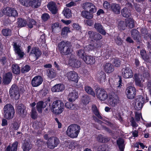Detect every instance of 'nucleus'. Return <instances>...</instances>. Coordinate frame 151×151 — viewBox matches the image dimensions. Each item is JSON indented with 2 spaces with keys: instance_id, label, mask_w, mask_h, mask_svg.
<instances>
[{
  "instance_id": "1",
  "label": "nucleus",
  "mask_w": 151,
  "mask_h": 151,
  "mask_svg": "<svg viewBox=\"0 0 151 151\" xmlns=\"http://www.w3.org/2000/svg\"><path fill=\"white\" fill-rule=\"evenodd\" d=\"M58 47L60 53L63 55H69L72 51L71 44L68 41L61 42L58 44Z\"/></svg>"
},
{
  "instance_id": "2",
  "label": "nucleus",
  "mask_w": 151,
  "mask_h": 151,
  "mask_svg": "<svg viewBox=\"0 0 151 151\" xmlns=\"http://www.w3.org/2000/svg\"><path fill=\"white\" fill-rule=\"evenodd\" d=\"M64 103L60 100L54 101L52 104L50 109L52 112L55 114H59L62 112L64 110Z\"/></svg>"
},
{
  "instance_id": "3",
  "label": "nucleus",
  "mask_w": 151,
  "mask_h": 151,
  "mask_svg": "<svg viewBox=\"0 0 151 151\" xmlns=\"http://www.w3.org/2000/svg\"><path fill=\"white\" fill-rule=\"evenodd\" d=\"M80 129L79 126L76 124H72L68 127L66 134L70 138H76L80 132Z\"/></svg>"
},
{
  "instance_id": "4",
  "label": "nucleus",
  "mask_w": 151,
  "mask_h": 151,
  "mask_svg": "<svg viewBox=\"0 0 151 151\" xmlns=\"http://www.w3.org/2000/svg\"><path fill=\"white\" fill-rule=\"evenodd\" d=\"M3 114L6 119L9 120L13 118L15 114V110L13 106L9 104L5 105L3 108Z\"/></svg>"
},
{
  "instance_id": "5",
  "label": "nucleus",
  "mask_w": 151,
  "mask_h": 151,
  "mask_svg": "<svg viewBox=\"0 0 151 151\" xmlns=\"http://www.w3.org/2000/svg\"><path fill=\"white\" fill-rule=\"evenodd\" d=\"M3 15H5L9 17H16L17 16L18 13L14 9L7 7L0 11V17L2 16Z\"/></svg>"
},
{
  "instance_id": "6",
  "label": "nucleus",
  "mask_w": 151,
  "mask_h": 151,
  "mask_svg": "<svg viewBox=\"0 0 151 151\" xmlns=\"http://www.w3.org/2000/svg\"><path fill=\"white\" fill-rule=\"evenodd\" d=\"M9 93L11 97L13 99L17 100L19 98L20 94L19 92V89L15 84L12 85L10 89Z\"/></svg>"
},
{
  "instance_id": "7",
  "label": "nucleus",
  "mask_w": 151,
  "mask_h": 151,
  "mask_svg": "<svg viewBox=\"0 0 151 151\" xmlns=\"http://www.w3.org/2000/svg\"><path fill=\"white\" fill-rule=\"evenodd\" d=\"M96 93L97 98L101 101H104L108 98V95L105 90L102 88H97Z\"/></svg>"
},
{
  "instance_id": "8",
  "label": "nucleus",
  "mask_w": 151,
  "mask_h": 151,
  "mask_svg": "<svg viewBox=\"0 0 151 151\" xmlns=\"http://www.w3.org/2000/svg\"><path fill=\"white\" fill-rule=\"evenodd\" d=\"M108 97L109 104L112 107H115L119 102V97L114 93L112 94H109Z\"/></svg>"
},
{
  "instance_id": "9",
  "label": "nucleus",
  "mask_w": 151,
  "mask_h": 151,
  "mask_svg": "<svg viewBox=\"0 0 151 151\" xmlns=\"http://www.w3.org/2000/svg\"><path fill=\"white\" fill-rule=\"evenodd\" d=\"M65 77L70 81L77 83L79 78L77 73L74 71H70L67 72L64 75Z\"/></svg>"
},
{
  "instance_id": "10",
  "label": "nucleus",
  "mask_w": 151,
  "mask_h": 151,
  "mask_svg": "<svg viewBox=\"0 0 151 151\" xmlns=\"http://www.w3.org/2000/svg\"><path fill=\"white\" fill-rule=\"evenodd\" d=\"M59 143V140L56 137H51L49 138L47 142L48 147L53 149L57 147Z\"/></svg>"
},
{
  "instance_id": "11",
  "label": "nucleus",
  "mask_w": 151,
  "mask_h": 151,
  "mask_svg": "<svg viewBox=\"0 0 151 151\" xmlns=\"http://www.w3.org/2000/svg\"><path fill=\"white\" fill-rule=\"evenodd\" d=\"M82 8L85 10L90 11L91 13H95L96 11V9L94 5L91 2L83 3L82 5Z\"/></svg>"
},
{
  "instance_id": "12",
  "label": "nucleus",
  "mask_w": 151,
  "mask_h": 151,
  "mask_svg": "<svg viewBox=\"0 0 151 151\" xmlns=\"http://www.w3.org/2000/svg\"><path fill=\"white\" fill-rule=\"evenodd\" d=\"M132 4L128 3L126 4V7L121 10V14L123 16L125 17H128L131 15V10L132 9Z\"/></svg>"
},
{
  "instance_id": "13",
  "label": "nucleus",
  "mask_w": 151,
  "mask_h": 151,
  "mask_svg": "<svg viewBox=\"0 0 151 151\" xmlns=\"http://www.w3.org/2000/svg\"><path fill=\"white\" fill-rule=\"evenodd\" d=\"M13 46L16 54L18 55L20 58H22L25 54L20 46L17 42H14Z\"/></svg>"
},
{
  "instance_id": "14",
  "label": "nucleus",
  "mask_w": 151,
  "mask_h": 151,
  "mask_svg": "<svg viewBox=\"0 0 151 151\" xmlns=\"http://www.w3.org/2000/svg\"><path fill=\"white\" fill-rule=\"evenodd\" d=\"M122 75L125 78H131L133 76L132 70L129 67H126L122 69Z\"/></svg>"
},
{
  "instance_id": "15",
  "label": "nucleus",
  "mask_w": 151,
  "mask_h": 151,
  "mask_svg": "<svg viewBox=\"0 0 151 151\" xmlns=\"http://www.w3.org/2000/svg\"><path fill=\"white\" fill-rule=\"evenodd\" d=\"M88 35L89 36V40L91 41L99 40L102 38L100 34L91 31H88Z\"/></svg>"
},
{
  "instance_id": "16",
  "label": "nucleus",
  "mask_w": 151,
  "mask_h": 151,
  "mask_svg": "<svg viewBox=\"0 0 151 151\" xmlns=\"http://www.w3.org/2000/svg\"><path fill=\"white\" fill-rule=\"evenodd\" d=\"M126 94L128 99H133L136 95L135 88L132 86H128L126 90Z\"/></svg>"
},
{
  "instance_id": "17",
  "label": "nucleus",
  "mask_w": 151,
  "mask_h": 151,
  "mask_svg": "<svg viewBox=\"0 0 151 151\" xmlns=\"http://www.w3.org/2000/svg\"><path fill=\"white\" fill-rule=\"evenodd\" d=\"M43 79L41 76H36L32 78L31 81V84L33 87H37L39 86L42 83Z\"/></svg>"
},
{
  "instance_id": "18",
  "label": "nucleus",
  "mask_w": 151,
  "mask_h": 151,
  "mask_svg": "<svg viewBox=\"0 0 151 151\" xmlns=\"http://www.w3.org/2000/svg\"><path fill=\"white\" fill-rule=\"evenodd\" d=\"M122 79L121 77H119V79L118 81V83L116 84L115 83L112 79L111 78H109V85L110 87L114 89L116 88L118 91L120 90L122 85H121V83L122 82Z\"/></svg>"
},
{
  "instance_id": "19",
  "label": "nucleus",
  "mask_w": 151,
  "mask_h": 151,
  "mask_svg": "<svg viewBox=\"0 0 151 151\" xmlns=\"http://www.w3.org/2000/svg\"><path fill=\"white\" fill-rule=\"evenodd\" d=\"M69 64L71 66L78 68L80 66L81 63L80 61L77 60L73 56H71L69 61Z\"/></svg>"
},
{
  "instance_id": "20",
  "label": "nucleus",
  "mask_w": 151,
  "mask_h": 151,
  "mask_svg": "<svg viewBox=\"0 0 151 151\" xmlns=\"http://www.w3.org/2000/svg\"><path fill=\"white\" fill-rule=\"evenodd\" d=\"M136 84L138 86H141L142 82L144 81V77L141 75H137L136 74L134 75Z\"/></svg>"
},
{
  "instance_id": "21",
  "label": "nucleus",
  "mask_w": 151,
  "mask_h": 151,
  "mask_svg": "<svg viewBox=\"0 0 151 151\" xmlns=\"http://www.w3.org/2000/svg\"><path fill=\"white\" fill-rule=\"evenodd\" d=\"M41 52L36 47H34L32 48L31 52L30 53L29 56L35 57V60H36L41 55Z\"/></svg>"
},
{
  "instance_id": "22",
  "label": "nucleus",
  "mask_w": 151,
  "mask_h": 151,
  "mask_svg": "<svg viewBox=\"0 0 151 151\" xmlns=\"http://www.w3.org/2000/svg\"><path fill=\"white\" fill-rule=\"evenodd\" d=\"M78 97V92L75 90L70 93L68 95V99L69 101L71 102L74 101Z\"/></svg>"
},
{
  "instance_id": "23",
  "label": "nucleus",
  "mask_w": 151,
  "mask_h": 151,
  "mask_svg": "<svg viewBox=\"0 0 151 151\" xmlns=\"http://www.w3.org/2000/svg\"><path fill=\"white\" fill-rule=\"evenodd\" d=\"M111 11L115 14H119L120 12L121 7L118 4L112 3L111 6Z\"/></svg>"
},
{
  "instance_id": "24",
  "label": "nucleus",
  "mask_w": 151,
  "mask_h": 151,
  "mask_svg": "<svg viewBox=\"0 0 151 151\" xmlns=\"http://www.w3.org/2000/svg\"><path fill=\"white\" fill-rule=\"evenodd\" d=\"M94 28L97 31L102 35H105L106 33L105 30L103 29L101 24L99 23H95L94 24Z\"/></svg>"
},
{
  "instance_id": "25",
  "label": "nucleus",
  "mask_w": 151,
  "mask_h": 151,
  "mask_svg": "<svg viewBox=\"0 0 151 151\" xmlns=\"http://www.w3.org/2000/svg\"><path fill=\"white\" fill-rule=\"evenodd\" d=\"M64 89V86L63 84H58L53 86L51 90L53 92H59L63 91Z\"/></svg>"
},
{
  "instance_id": "26",
  "label": "nucleus",
  "mask_w": 151,
  "mask_h": 151,
  "mask_svg": "<svg viewBox=\"0 0 151 151\" xmlns=\"http://www.w3.org/2000/svg\"><path fill=\"white\" fill-rule=\"evenodd\" d=\"M83 60L86 63L88 64H93L95 62V58L90 55H86L83 57Z\"/></svg>"
},
{
  "instance_id": "27",
  "label": "nucleus",
  "mask_w": 151,
  "mask_h": 151,
  "mask_svg": "<svg viewBox=\"0 0 151 151\" xmlns=\"http://www.w3.org/2000/svg\"><path fill=\"white\" fill-rule=\"evenodd\" d=\"M47 7L52 12L53 14H55L57 12V8L55 3L53 2H49Z\"/></svg>"
},
{
  "instance_id": "28",
  "label": "nucleus",
  "mask_w": 151,
  "mask_h": 151,
  "mask_svg": "<svg viewBox=\"0 0 151 151\" xmlns=\"http://www.w3.org/2000/svg\"><path fill=\"white\" fill-rule=\"evenodd\" d=\"M96 77L98 81L101 82H105L106 81V74L103 71H101L98 73Z\"/></svg>"
},
{
  "instance_id": "29",
  "label": "nucleus",
  "mask_w": 151,
  "mask_h": 151,
  "mask_svg": "<svg viewBox=\"0 0 151 151\" xmlns=\"http://www.w3.org/2000/svg\"><path fill=\"white\" fill-rule=\"evenodd\" d=\"M47 105V104L42 101L39 102L37 104V109L38 111L40 113H41L42 109L45 108Z\"/></svg>"
},
{
  "instance_id": "30",
  "label": "nucleus",
  "mask_w": 151,
  "mask_h": 151,
  "mask_svg": "<svg viewBox=\"0 0 151 151\" xmlns=\"http://www.w3.org/2000/svg\"><path fill=\"white\" fill-rule=\"evenodd\" d=\"M12 74L10 72L6 73L4 77L3 82L6 84L10 83L12 79Z\"/></svg>"
},
{
  "instance_id": "31",
  "label": "nucleus",
  "mask_w": 151,
  "mask_h": 151,
  "mask_svg": "<svg viewBox=\"0 0 151 151\" xmlns=\"http://www.w3.org/2000/svg\"><path fill=\"white\" fill-rule=\"evenodd\" d=\"M93 13H91L90 11L85 10L82 12L81 14L83 17L87 19H91L93 17Z\"/></svg>"
},
{
  "instance_id": "32",
  "label": "nucleus",
  "mask_w": 151,
  "mask_h": 151,
  "mask_svg": "<svg viewBox=\"0 0 151 151\" xmlns=\"http://www.w3.org/2000/svg\"><path fill=\"white\" fill-rule=\"evenodd\" d=\"M105 71L109 73H110L113 71L114 69L113 65L110 63H106L104 66Z\"/></svg>"
},
{
  "instance_id": "33",
  "label": "nucleus",
  "mask_w": 151,
  "mask_h": 151,
  "mask_svg": "<svg viewBox=\"0 0 151 151\" xmlns=\"http://www.w3.org/2000/svg\"><path fill=\"white\" fill-rule=\"evenodd\" d=\"M32 145L29 142L25 141L23 144L22 148L23 151H29L32 148Z\"/></svg>"
},
{
  "instance_id": "34",
  "label": "nucleus",
  "mask_w": 151,
  "mask_h": 151,
  "mask_svg": "<svg viewBox=\"0 0 151 151\" xmlns=\"http://www.w3.org/2000/svg\"><path fill=\"white\" fill-rule=\"evenodd\" d=\"M125 23L127 27L132 28L134 26V21L131 18L126 19H125Z\"/></svg>"
},
{
  "instance_id": "35",
  "label": "nucleus",
  "mask_w": 151,
  "mask_h": 151,
  "mask_svg": "<svg viewBox=\"0 0 151 151\" xmlns=\"http://www.w3.org/2000/svg\"><path fill=\"white\" fill-rule=\"evenodd\" d=\"M132 37L134 40L139 41L140 38V36L138 31L136 29H133L131 32Z\"/></svg>"
},
{
  "instance_id": "36",
  "label": "nucleus",
  "mask_w": 151,
  "mask_h": 151,
  "mask_svg": "<svg viewBox=\"0 0 151 151\" xmlns=\"http://www.w3.org/2000/svg\"><path fill=\"white\" fill-rule=\"evenodd\" d=\"M18 142L17 141L14 142L12 145L11 147L10 145L8 146L7 148L6 151H16L17 148V145Z\"/></svg>"
},
{
  "instance_id": "37",
  "label": "nucleus",
  "mask_w": 151,
  "mask_h": 151,
  "mask_svg": "<svg viewBox=\"0 0 151 151\" xmlns=\"http://www.w3.org/2000/svg\"><path fill=\"white\" fill-rule=\"evenodd\" d=\"M25 109V107L23 104H19L17 107V111L20 115L24 114Z\"/></svg>"
},
{
  "instance_id": "38",
  "label": "nucleus",
  "mask_w": 151,
  "mask_h": 151,
  "mask_svg": "<svg viewBox=\"0 0 151 151\" xmlns=\"http://www.w3.org/2000/svg\"><path fill=\"white\" fill-rule=\"evenodd\" d=\"M92 110L94 114L96 115L99 119H102V117L101 115L99 113V111L96 105H93L92 106Z\"/></svg>"
},
{
  "instance_id": "39",
  "label": "nucleus",
  "mask_w": 151,
  "mask_h": 151,
  "mask_svg": "<svg viewBox=\"0 0 151 151\" xmlns=\"http://www.w3.org/2000/svg\"><path fill=\"white\" fill-rule=\"evenodd\" d=\"M97 139L98 141L101 142H107L110 140V138L106 137H103L101 134H99L97 137Z\"/></svg>"
},
{
  "instance_id": "40",
  "label": "nucleus",
  "mask_w": 151,
  "mask_h": 151,
  "mask_svg": "<svg viewBox=\"0 0 151 151\" xmlns=\"http://www.w3.org/2000/svg\"><path fill=\"white\" fill-rule=\"evenodd\" d=\"M41 1L40 0H34L31 1V6L33 8H37L40 5Z\"/></svg>"
},
{
  "instance_id": "41",
  "label": "nucleus",
  "mask_w": 151,
  "mask_h": 151,
  "mask_svg": "<svg viewBox=\"0 0 151 151\" xmlns=\"http://www.w3.org/2000/svg\"><path fill=\"white\" fill-rule=\"evenodd\" d=\"M63 13L67 18H69L71 17V11L69 9L65 8L63 11Z\"/></svg>"
},
{
  "instance_id": "42",
  "label": "nucleus",
  "mask_w": 151,
  "mask_h": 151,
  "mask_svg": "<svg viewBox=\"0 0 151 151\" xmlns=\"http://www.w3.org/2000/svg\"><path fill=\"white\" fill-rule=\"evenodd\" d=\"M47 76L50 79L55 78L56 76L55 71L53 69L50 70L47 73Z\"/></svg>"
},
{
  "instance_id": "43",
  "label": "nucleus",
  "mask_w": 151,
  "mask_h": 151,
  "mask_svg": "<svg viewBox=\"0 0 151 151\" xmlns=\"http://www.w3.org/2000/svg\"><path fill=\"white\" fill-rule=\"evenodd\" d=\"M84 88L86 92L91 95L95 97V94L91 87L88 86H86Z\"/></svg>"
},
{
  "instance_id": "44",
  "label": "nucleus",
  "mask_w": 151,
  "mask_h": 151,
  "mask_svg": "<svg viewBox=\"0 0 151 151\" xmlns=\"http://www.w3.org/2000/svg\"><path fill=\"white\" fill-rule=\"evenodd\" d=\"M13 72L15 74H18L20 72V68L17 64H13L12 66Z\"/></svg>"
},
{
  "instance_id": "45",
  "label": "nucleus",
  "mask_w": 151,
  "mask_h": 151,
  "mask_svg": "<svg viewBox=\"0 0 151 151\" xmlns=\"http://www.w3.org/2000/svg\"><path fill=\"white\" fill-rule=\"evenodd\" d=\"M65 107L67 109H74L76 107V105L72 103L67 102L65 104Z\"/></svg>"
},
{
  "instance_id": "46",
  "label": "nucleus",
  "mask_w": 151,
  "mask_h": 151,
  "mask_svg": "<svg viewBox=\"0 0 151 151\" xmlns=\"http://www.w3.org/2000/svg\"><path fill=\"white\" fill-rule=\"evenodd\" d=\"M118 27L119 30H124L127 26L125 22L123 21H121L118 23Z\"/></svg>"
},
{
  "instance_id": "47",
  "label": "nucleus",
  "mask_w": 151,
  "mask_h": 151,
  "mask_svg": "<svg viewBox=\"0 0 151 151\" xmlns=\"http://www.w3.org/2000/svg\"><path fill=\"white\" fill-rule=\"evenodd\" d=\"M36 21L32 19H30L29 20L27 23V25L29 28H32L34 26L36 25Z\"/></svg>"
},
{
  "instance_id": "48",
  "label": "nucleus",
  "mask_w": 151,
  "mask_h": 151,
  "mask_svg": "<svg viewBox=\"0 0 151 151\" xmlns=\"http://www.w3.org/2000/svg\"><path fill=\"white\" fill-rule=\"evenodd\" d=\"M1 32L3 35L4 36H10L11 35V31L8 28L2 29Z\"/></svg>"
},
{
  "instance_id": "49",
  "label": "nucleus",
  "mask_w": 151,
  "mask_h": 151,
  "mask_svg": "<svg viewBox=\"0 0 151 151\" xmlns=\"http://www.w3.org/2000/svg\"><path fill=\"white\" fill-rule=\"evenodd\" d=\"M19 2L23 6L27 7L31 6L30 0H19Z\"/></svg>"
},
{
  "instance_id": "50",
  "label": "nucleus",
  "mask_w": 151,
  "mask_h": 151,
  "mask_svg": "<svg viewBox=\"0 0 151 151\" xmlns=\"http://www.w3.org/2000/svg\"><path fill=\"white\" fill-rule=\"evenodd\" d=\"M69 31V29L68 27H64L62 30L61 35L63 37H65L67 36L68 33Z\"/></svg>"
},
{
  "instance_id": "51",
  "label": "nucleus",
  "mask_w": 151,
  "mask_h": 151,
  "mask_svg": "<svg viewBox=\"0 0 151 151\" xmlns=\"http://www.w3.org/2000/svg\"><path fill=\"white\" fill-rule=\"evenodd\" d=\"M18 25L21 27H23L25 26L27 24V22L25 20L22 19H19L18 21Z\"/></svg>"
},
{
  "instance_id": "52",
  "label": "nucleus",
  "mask_w": 151,
  "mask_h": 151,
  "mask_svg": "<svg viewBox=\"0 0 151 151\" xmlns=\"http://www.w3.org/2000/svg\"><path fill=\"white\" fill-rule=\"evenodd\" d=\"M89 98L87 95L83 96L82 98V102L84 104H87L89 102Z\"/></svg>"
},
{
  "instance_id": "53",
  "label": "nucleus",
  "mask_w": 151,
  "mask_h": 151,
  "mask_svg": "<svg viewBox=\"0 0 151 151\" xmlns=\"http://www.w3.org/2000/svg\"><path fill=\"white\" fill-rule=\"evenodd\" d=\"M78 55L80 57L83 58V57H85L84 55L85 54V52L83 49H82L79 50L77 52Z\"/></svg>"
},
{
  "instance_id": "54",
  "label": "nucleus",
  "mask_w": 151,
  "mask_h": 151,
  "mask_svg": "<svg viewBox=\"0 0 151 151\" xmlns=\"http://www.w3.org/2000/svg\"><path fill=\"white\" fill-rule=\"evenodd\" d=\"M130 122L131 123V125L134 128H135L138 126V124L136 123L133 117L131 118Z\"/></svg>"
},
{
  "instance_id": "55",
  "label": "nucleus",
  "mask_w": 151,
  "mask_h": 151,
  "mask_svg": "<svg viewBox=\"0 0 151 151\" xmlns=\"http://www.w3.org/2000/svg\"><path fill=\"white\" fill-rule=\"evenodd\" d=\"M37 113L35 109V108L33 107L31 111V117L33 119H35L37 118Z\"/></svg>"
},
{
  "instance_id": "56",
  "label": "nucleus",
  "mask_w": 151,
  "mask_h": 151,
  "mask_svg": "<svg viewBox=\"0 0 151 151\" xmlns=\"http://www.w3.org/2000/svg\"><path fill=\"white\" fill-rule=\"evenodd\" d=\"M143 103H141L139 102L136 101L135 106L136 109L137 110H140L141 109L143 106Z\"/></svg>"
},
{
  "instance_id": "57",
  "label": "nucleus",
  "mask_w": 151,
  "mask_h": 151,
  "mask_svg": "<svg viewBox=\"0 0 151 151\" xmlns=\"http://www.w3.org/2000/svg\"><path fill=\"white\" fill-rule=\"evenodd\" d=\"M145 99L144 97L142 96H139L137 97L136 99V101L144 104V103Z\"/></svg>"
},
{
  "instance_id": "58",
  "label": "nucleus",
  "mask_w": 151,
  "mask_h": 151,
  "mask_svg": "<svg viewBox=\"0 0 151 151\" xmlns=\"http://www.w3.org/2000/svg\"><path fill=\"white\" fill-rule=\"evenodd\" d=\"M140 54L144 60H146L147 58L146 56V52L145 50H142L141 51Z\"/></svg>"
},
{
  "instance_id": "59",
  "label": "nucleus",
  "mask_w": 151,
  "mask_h": 151,
  "mask_svg": "<svg viewBox=\"0 0 151 151\" xmlns=\"http://www.w3.org/2000/svg\"><path fill=\"white\" fill-rule=\"evenodd\" d=\"M30 69V67L28 65H26L21 69V71L22 73L28 72Z\"/></svg>"
},
{
  "instance_id": "60",
  "label": "nucleus",
  "mask_w": 151,
  "mask_h": 151,
  "mask_svg": "<svg viewBox=\"0 0 151 151\" xmlns=\"http://www.w3.org/2000/svg\"><path fill=\"white\" fill-rule=\"evenodd\" d=\"M113 64L114 66L118 67L120 65V61L118 58L114 59Z\"/></svg>"
},
{
  "instance_id": "61",
  "label": "nucleus",
  "mask_w": 151,
  "mask_h": 151,
  "mask_svg": "<svg viewBox=\"0 0 151 151\" xmlns=\"http://www.w3.org/2000/svg\"><path fill=\"white\" fill-rule=\"evenodd\" d=\"M50 16L47 13L43 14L42 16V19L44 21L47 20L50 18Z\"/></svg>"
},
{
  "instance_id": "62",
  "label": "nucleus",
  "mask_w": 151,
  "mask_h": 151,
  "mask_svg": "<svg viewBox=\"0 0 151 151\" xmlns=\"http://www.w3.org/2000/svg\"><path fill=\"white\" fill-rule=\"evenodd\" d=\"M85 50L87 51H89L94 50V48L93 45H89L86 46L85 48Z\"/></svg>"
},
{
  "instance_id": "63",
  "label": "nucleus",
  "mask_w": 151,
  "mask_h": 151,
  "mask_svg": "<svg viewBox=\"0 0 151 151\" xmlns=\"http://www.w3.org/2000/svg\"><path fill=\"white\" fill-rule=\"evenodd\" d=\"M73 27L75 30H81V27L78 24L73 23Z\"/></svg>"
},
{
  "instance_id": "64",
  "label": "nucleus",
  "mask_w": 151,
  "mask_h": 151,
  "mask_svg": "<svg viewBox=\"0 0 151 151\" xmlns=\"http://www.w3.org/2000/svg\"><path fill=\"white\" fill-rule=\"evenodd\" d=\"M115 42L118 45H121L122 43V41L119 37H117L115 39Z\"/></svg>"
}]
</instances>
